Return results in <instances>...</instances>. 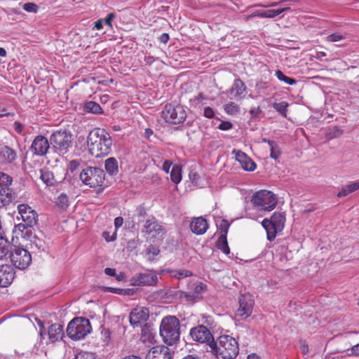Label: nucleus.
<instances>
[{
    "instance_id": "nucleus-41",
    "label": "nucleus",
    "mask_w": 359,
    "mask_h": 359,
    "mask_svg": "<svg viewBox=\"0 0 359 359\" xmlns=\"http://www.w3.org/2000/svg\"><path fill=\"white\" fill-rule=\"evenodd\" d=\"M191 276L192 272L187 269L175 271L172 274V276L177 278V279H182Z\"/></svg>"
},
{
    "instance_id": "nucleus-19",
    "label": "nucleus",
    "mask_w": 359,
    "mask_h": 359,
    "mask_svg": "<svg viewBox=\"0 0 359 359\" xmlns=\"http://www.w3.org/2000/svg\"><path fill=\"white\" fill-rule=\"evenodd\" d=\"M15 277V271L9 264H0V287H8Z\"/></svg>"
},
{
    "instance_id": "nucleus-42",
    "label": "nucleus",
    "mask_w": 359,
    "mask_h": 359,
    "mask_svg": "<svg viewBox=\"0 0 359 359\" xmlns=\"http://www.w3.org/2000/svg\"><path fill=\"white\" fill-rule=\"evenodd\" d=\"M57 204L62 208H66L69 205V198L67 195L62 194L57 199Z\"/></svg>"
},
{
    "instance_id": "nucleus-32",
    "label": "nucleus",
    "mask_w": 359,
    "mask_h": 359,
    "mask_svg": "<svg viewBox=\"0 0 359 359\" xmlns=\"http://www.w3.org/2000/svg\"><path fill=\"white\" fill-rule=\"evenodd\" d=\"M170 180L171 181L177 184L182 180V168L177 165H175L172 166V168L170 171Z\"/></svg>"
},
{
    "instance_id": "nucleus-8",
    "label": "nucleus",
    "mask_w": 359,
    "mask_h": 359,
    "mask_svg": "<svg viewBox=\"0 0 359 359\" xmlns=\"http://www.w3.org/2000/svg\"><path fill=\"white\" fill-rule=\"evenodd\" d=\"M13 178L8 174L0 172V208L6 207L15 202L16 194L11 184Z\"/></svg>"
},
{
    "instance_id": "nucleus-15",
    "label": "nucleus",
    "mask_w": 359,
    "mask_h": 359,
    "mask_svg": "<svg viewBox=\"0 0 359 359\" xmlns=\"http://www.w3.org/2000/svg\"><path fill=\"white\" fill-rule=\"evenodd\" d=\"M18 213L22 220L30 226H34L38 221V214L27 204H20L18 206Z\"/></svg>"
},
{
    "instance_id": "nucleus-47",
    "label": "nucleus",
    "mask_w": 359,
    "mask_h": 359,
    "mask_svg": "<svg viewBox=\"0 0 359 359\" xmlns=\"http://www.w3.org/2000/svg\"><path fill=\"white\" fill-rule=\"evenodd\" d=\"M332 136L330 137V138H333V137H339L340 135H341L343 134V130H341L340 128H339L338 126H334L332 129Z\"/></svg>"
},
{
    "instance_id": "nucleus-60",
    "label": "nucleus",
    "mask_w": 359,
    "mask_h": 359,
    "mask_svg": "<svg viewBox=\"0 0 359 359\" xmlns=\"http://www.w3.org/2000/svg\"><path fill=\"white\" fill-rule=\"evenodd\" d=\"M102 24H103V20L102 19H100L95 22L94 27L96 28L97 29L100 30V29H102V27H103Z\"/></svg>"
},
{
    "instance_id": "nucleus-10",
    "label": "nucleus",
    "mask_w": 359,
    "mask_h": 359,
    "mask_svg": "<svg viewBox=\"0 0 359 359\" xmlns=\"http://www.w3.org/2000/svg\"><path fill=\"white\" fill-rule=\"evenodd\" d=\"M72 140V135L67 130L55 131L50 136V142L59 154L67 152Z\"/></svg>"
},
{
    "instance_id": "nucleus-24",
    "label": "nucleus",
    "mask_w": 359,
    "mask_h": 359,
    "mask_svg": "<svg viewBox=\"0 0 359 359\" xmlns=\"http://www.w3.org/2000/svg\"><path fill=\"white\" fill-rule=\"evenodd\" d=\"M163 229L158 222L154 219H147L143 226L142 232L147 234L156 233L160 234L162 233Z\"/></svg>"
},
{
    "instance_id": "nucleus-37",
    "label": "nucleus",
    "mask_w": 359,
    "mask_h": 359,
    "mask_svg": "<svg viewBox=\"0 0 359 359\" xmlns=\"http://www.w3.org/2000/svg\"><path fill=\"white\" fill-rule=\"evenodd\" d=\"M288 104L286 102H276L273 107L278 111L283 117L287 116Z\"/></svg>"
},
{
    "instance_id": "nucleus-40",
    "label": "nucleus",
    "mask_w": 359,
    "mask_h": 359,
    "mask_svg": "<svg viewBox=\"0 0 359 359\" xmlns=\"http://www.w3.org/2000/svg\"><path fill=\"white\" fill-rule=\"evenodd\" d=\"M229 226L230 224L226 219H222L217 224V229L219 231L220 235H224V236H226Z\"/></svg>"
},
{
    "instance_id": "nucleus-7",
    "label": "nucleus",
    "mask_w": 359,
    "mask_h": 359,
    "mask_svg": "<svg viewBox=\"0 0 359 359\" xmlns=\"http://www.w3.org/2000/svg\"><path fill=\"white\" fill-rule=\"evenodd\" d=\"M285 222V216L279 212H273L270 219H263L262 225L266 231V238L269 241H273L277 233L283 231Z\"/></svg>"
},
{
    "instance_id": "nucleus-49",
    "label": "nucleus",
    "mask_w": 359,
    "mask_h": 359,
    "mask_svg": "<svg viewBox=\"0 0 359 359\" xmlns=\"http://www.w3.org/2000/svg\"><path fill=\"white\" fill-rule=\"evenodd\" d=\"M115 18V14L114 13H110L107 15V18L104 19V22L107 25H108L109 27H112L111 21Z\"/></svg>"
},
{
    "instance_id": "nucleus-62",
    "label": "nucleus",
    "mask_w": 359,
    "mask_h": 359,
    "mask_svg": "<svg viewBox=\"0 0 359 359\" xmlns=\"http://www.w3.org/2000/svg\"><path fill=\"white\" fill-rule=\"evenodd\" d=\"M137 210L139 212V216H144L146 215V211L143 206H139L137 208Z\"/></svg>"
},
{
    "instance_id": "nucleus-53",
    "label": "nucleus",
    "mask_w": 359,
    "mask_h": 359,
    "mask_svg": "<svg viewBox=\"0 0 359 359\" xmlns=\"http://www.w3.org/2000/svg\"><path fill=\"white\" fill-rule=\"evenodd\" d=\"M123 224V219L121 217H117L114 219V226L116 229H118L121 226H122Z\"/></svg>"
},
{
    "instance_id": "nucleus-31",
    "label": "nucleus",
    "mask_w": 359,
    "mask_h": 359,
    "mask_svg": "<svg viewBox=\"0 0 359 359\" xmlns=\"http://www.w3.org/2000/svg\"><path fill=\"white\" fill-rule=\"evenodd\" d=\"M104 168L106 171L110 174L114 175L118 172V163L115 158H109L105 161Z\"/></svg>"
},
{
    "instance_id": "nucleus-57",
    "label": "nucleus",
    "mask_w": 359,
    "mask_h": 359,
    "mask_svg": "<svg viewBox=\"0 0 359 359\" xmlns=\"http://www.w3.org/2000/svg\"><path fill=\"white\" fill-rule=\"evenodd\" d=\"M169 39V35L167 33L162 34L159 37L160 41L163 43H166L168 41Z\"/></svg>"
},
{
    "instance_id": "nucleus-52",
    "label": "nucleus",
    "mask_w": 359,
    "mask_h": 359,
    "mask_svg": "<svg viewBox=\"0 0 359 359\" xmlns=\"http://www.w3.org/2000/svg\"><path fill=\"white\" fill-rule=\"evenodd\" d=\"M79 165H80V164L77 161L73 160V161H71L69 163V169L72 172H73L74 170H76L79 167Z\"/></svg>"
},
{
    "instance_id": "nucleus-55",
    "label": "nucleus",
    "mask_w": 359,
    "mask_h": 359,
    "mask_svg": "<svg viewBox=\"0 0 359 359\" xmlns=\"http://www.w3.org/2000/svg\"><path fill=\"white\" fill-rule=\"evenodd\" d=\"M254 17H259L265 18V11H255L252 13L250 15L248 16V18H254Z\"/></svg>"
},
{
    "instance_id": "nucleus-23",
    "label": "nucleus",
    "mask_w": 359,
    "mask_h": 359,
    "mask_svg": "<svg viewBox=\"0 0 359 359\" xmlns=\"http://www.w3.org/2000/svg\"><path fill=\"white\" fill-rule=\"evenodd\" d=\"M0 158L3 163H11L17 158V153L11 147L4 145L0 147Z\"/></svg>"
},
{
    "instance_id": "nucleus-1",
    "label": "nucleus",
    "mask_w": 359,
    "mask_h": 359,
    "mask_svg": "<svg viewBox=\"0 0 359 359\" xmlns=\"http://www.w3.org/2000/svg\"><path fill=\"white\" fill-rule=\"evenodd\" d=\"M87 142L90 154L95 158L106 156L111 152V137L104 129L95 128L91 130Z\"/></svg>"
},
{
    "instance_id": "nucleus-38",
    "label": "nucleus",
    "mask_w": 359,
    "mask_h": 359,
    "mask_svg": "<svg viewBox=\"0 0 359 359\" xmlns=\"http://www.w3.org/2000/svg\"><path fill=\"white\" fill-rule=\"evenodd\" d=\"M289 9L290 7H285L278 9H271L265 11V18H273Z\"/></svg>"
},
{
    "instance_id": "nucleus-56",
    "label": "nucleus",
    "mask_w": 359,
    "mask_h": 359,
    "mask_svg": "<svg viewBox=\"0 0 359 359\" xmlns=\"http://www.w3.org/2000/svg\"><path fill=\"white\" fill-rule=\"evenodd\" d=\"M203 100H205V97L202 93H199L197 96H195L194 98L191 100V102L197 104H199L201 101Z\"/></svg>"
},
{
    "instance_id": "nucleus-25",
    "label": "nucleus",
    "mask_w": 359,
    "mask_h": 359,
    "mask_svg": "<svg viewBox=\"0 0 359 359\" xmlns=\"http://www.w3.org/2000/svg\"><path fill=\"white\" fill-rule=\"evenodd\" d=\"M48 339L54 343L62 338L63 327L61 325L55 323L51 325L48 330Z\"/></svg>"
},
{
    "instance_id": "nucleus-44",
    "label": "nucleus",
    "mask_w": 359,
    "mask_h": 359,
    "mask_svg": "<svg viewBox=\"0 0 359 359\" xmlns=\"http://www.w3.org/2000/svg\"><path fill=\"white\" fill-rule=\"evenodd\" d=\"M74 359H98L95 357V354L89 352H82L78 353Z\"/></svg>"
},
{
    "instance_id": "nucleus-45",
    "label": "nucleus",
    "mask_w": 359,
    "mask_h": 359,
    "mask_svg": "<svg viewBox=\"0 0 359 359\" xmlns=\"http://www.w3.org/2000/svg\"><path fill=\"white\" fill-rule=\"evenodd\" d=\"M344 39L345 36L339 33H334L327 36V41L330 42H337Z\"/></svg>"
},
{
    "instance_id": "nucleus-63",
    "label": "nucleus",
    "mask_w": 359,
    "mask_h": 359,
    "mask_svg": "<svg viewBox=\"0 0 359 359\" xmlns=\"http://www.w3.org/2000/svg\"><path fill=\"white\" fill-rule=\"evenodd\" d=\"M182 359H200L198 356L194 355H187L184 356Z\"/></svg>"
},
{
    "instance_id": "nucleus-26",
    "label": "nucleus",
    "mask_w": 359,
    "mask_h": 359,
    "mask_svg": "<svg viewBox=\"0 0 359 359\" xmlns=\"http://www.w3.org/2000/svg\"><path fill=\"white\" fill-rule=\"evenodd\" d=\"M40 178L46 186H53L57 182L53 173L48 169L41 170Z\"/></svg>"
},
{
    "instance_id": "nucleus-3",
    "label": "nucleus",
    "mask_w": 359,
    "mask_h": 359,
    "mask_svg": "<svg viewBox=\"0 0 359 359\" xmlns=\"http://www.w3.org/2000/svg\"><path fill=\"white\" fill-rule=\"evenodd\" d=\"M160 335L165 344L173 345L180 339V324L179 319L174 316H167L162 318L160 327Z\"/></svg>"
},
{
    "instance_id": "nucleus-59",
    "label": "nucleus",
    "mask_w": 359,
    "mask_h": 359,
    "mask_svg": "<svg viewBox=\"0 0 359 359\" xmlns=\"http://www.w3.org/2000/svg\"><path fill=\"white\" fill-rule=\"evenodd\" d=\"M351 350L353 355L359 356V344L353 346Z\"/></svg>"
},
{
    "instance_id": "nucleus-22",
    "label": "nucleus",
    "mask_w": 359,
    "mask_h": 359,
    "mask_svg": "<svg viewBox=\"0 0 359 359\" xmlns=\"http://www.w3.org/2000/svg\"><path fill=\"white\" fill-rule=\"evenodd\" d=\"M246 91V86L244 82L240 79H236L230 89V94L232 98L240 100L243 96Z\"/></svg>"
},
{
    "instance_id": "nucleus-11",
    "label": "nucleus",
    "mask_w": 359,
    "mask_h": 359,
    "mask_svg": "<svg viewBox=\"0 0 359 359\" xmlns=\"http://www.w3.org/2000/svg\"><path fill=\"white\" fill-rule=\"evenodd\" d=\"M10 257L13 264L19 269H25L32 262V256L29 252L20 247H15Z\"/></svg>"
},
{
    "instance_id": "nucleus-9",
    "label": "nucleus",
    "mask_w": 359,
    "mask_h": 359,
    "mask_svg": "<svg viewBox=\"0 0 359 359\" xmlns=\"http://www.w3.org/2000/svg\"><path fill=\"white\" fill-rule=\"evenodd\" d=\"M80 179L84 184L91 188H97L102 187L105 175L104 170L101 168L88 167L81 172Z\"/></svg>"
},
{
    "instance_id": "nucleus-18",
    "label": "nucleus",
    "mask_w": 359,
    "mask_h": 359,
    "mask_svg": "<svg viewBox=\"0 0 359 359\" xmlns=\"http://www.w3.org/2000/svg\"><path fill=\"white\" fill-rule=\"evenodd\" d=\"M232 154L235 155L236 160L244 170L252 172L256 169V163L243 151L234 149Z\"/></svg>"
},
{
    "instance_id": "nucleus-12",
    "label": "nucleus",
    "mask_w": 359,
    "mask_h": 359,
    "mask_svg": "<svg viewBox=\"0 0 359 359\" xmlns=\"http://www.w3.org/2000/svg\"><path fill=\"white\" fill-rule=\"evenodd\" d=\"M254 300L249 294L241 295L239 298V308L236 312V318L238 320H242L248 318L252 313Z\"/></svg>"
},
{
    "instance_id": "nucleus-64",
    "label": "nucleus",
    "mask_w": 359,
    "mask_h": 359,
    "mask_svg": "<svg viewBox=\"0 0 359 359\" xmlns=\"http://www.w3.org/2000/svg\"><path fill=\"white\" fill-rule=\"evenodd\" d=\"M247 359H261V358L257 355H256L255 353H252L248 356Z\"/></svg>"
},
{
    "instance_id": "nucleus-48",
    "label": "nucleus",
    "mask_w": 359,
    "mask_h": 359,
    "mask_svg": "<svg viewBox=\"0 0 359 359\" xmlns=\"http://www.w3.org/2000/svg\"><path fill=\"white\" fill-rule=\"evenodd\" d=\"M203 115L206 118H212L215 116V111L211 107H207L204 109Z\"/></svg>"
},
{
    "instance_id": "nucleus-16",
    "label": "nucleus",
    "mask_w": 359,
    "mask_h": 359,
    "mask_svg": "<svg viewBox=\"0 0 359 359\" xmlns=\"http://www.w3.org/2000/svg\"><path fill=\"white\" fill-rule=\"evenodd\" d=\"M149 316V310L144 307H137L130 314V323L133 327L141 326L145 323Z\"/></svg>"
},
{
    "instance_id": "nucleus-4",
    "label": "nucleus",
    "mask_w": 359,
    "mask_h": 359,
    "mask_svg": "<svg viewBox=\"0 0 359 359\" xmlns=\"http://www.w3.org/2000/svg\"><path fill=\"white\" fill-rule=\"evenodd\" d=\"M92 330L90 320L84 317L74 318L67 325V334L74 341L84 339Z\"/></svg>"
},
{
    "instance_id": "nucleus-2",
    "label": "nucleus",
    "mask_w": 359,
    "mask_h": 359,
    "mask_svg": "<svg viewBox=\"0 0 359 359\" xmlns=\"http://www.w3.org/2000/svg\"><path fill=\"white\" fill-rule=\"evenodd\" d=\"M209 346L214 355L223 359H233L239 351L237 341L229 335L219 336L216 341L209 344Z\"/></svg>"
},
{
    "instance_id": "nucleus-50",
    "label": "nucleus",
    "mask_w": 359,
    "mask_h": 359,
    "mask_svg": "<svg viewBox=\"0 0 359 359\" xmlns=\"http://www.w3.org/2000/svg\"><path fill=\"white\" fill-rule=\"evenodd\" d=\"M172 165V161H165L163 164L162 169H163V170L165 172L168 173L170 172V169Z\"/></svg>"
},
{
    "instance_id": "nucleus-5",
    "label": "nucleus",
    "mask_w": 359,
    "mask_h": 359,
    "mask_svg": "<svg viewBox=\"0 0 359 359\" xmlns=\"http://www.w3.org/2000/svg\"><path fill=\"white\" fill-rule=\"evenodd\" d=\"M161 116L166 123L177 125L183 123L187 114L183 105L177 102H170L163 107Z\"/></svg>"
},
{
    "instance_id": "nucleus-35",
    "label": "nucleus",
    "mask_w": 359,
    "mask_h": 359,
    "mask_svg": "<svg viewBox=\"0 0 359 359\" xmlns=\"http://www.w3.org/2000/svg\"><path fill=\"white\" fill-rule=\"evenodd\" d=\"M85 109L86 111L93 114H101L102 112L100 105L98 103L93 101H90L86 103Z\"/></svg>"
},
{
    "instance_id": "nucleus-30",
    "label": "nucleus",
    "mask_w": 359,
    "mask_h": 359,
    "mask_svg": "<svg viewBox=\"0 0 359 359\" xmlns=\"http://www.w3.org/2000/svg\"><path fill=\"white\" fill-rule=\"evenodd\" d=\"M216 248L222 251L225 255H229L230 253V248L228 245L226 236H224V235H219L216 242Z\"/></svg>"
},
{
    "instance_id": "nucleus-43",
    "label": "nucleus",
    "mask_w": 359,
    "mask_h": 359,
    "mask_svg": "<svg viewBox=\"0 0 359 359\" xmlns=\"http://www.w3.org/2000/svg\"><path fill=\"white\" fill-rule=\"evenodd\" d=\"M23 9L27 12L36 13L38 12L39 6L34 3L29 2L24 4Z\"/></svg>"
},
{
    "instance_id": "nucleus-46",
    "label": "nucleus",
    "mask_w": 359,
    "mask_h": 359,
    "mask_svg": "<svg viewBox=\"0 0 359 359\" xmlns=\"http://www.w3.org/2000/svg\"><path fill=\"white\" fill-rule=\"evenodd\" d=\"M233 127V124L230 122V121H222L219 126H218V128L222 130H230L231 128H232Z\"/></svg>"
},
{
    "instance_id": "nucleus-54",
    "label": "nucleus",
    "mask_w": 359,
    "mask_h": 359,
    "mask_svg": "<svg viewBox=\"0 0 359 359\" xmlns=\"http://www.w3.org/2000/svg\"><path fill=\"white\" fill-rule=\"evenodd\" d=\"M105 291L110 292L115 294H122L123 290L120 288H115L111 287H107L105 288Z\"/></svg>"
},
{
    "instance_id": "nucleus-21",
    "label": "nucleus",
    "mask_w": 359,
    "mask_h": 359,
    "mask_svg": "<svg viewBox=\"0 0 359 359\" xmlns=\"http://www.w3.org/2000/svg\"><path fill=\"white\" fill-rule=\"evenodd\" d=\"M190 229L194 234L203 235L207 231L208 224L207 220L202 217H194L190 223Z\"/></svg>"
},
{
    "instance_id": "nucleus-58",
    "label": "nucleus",
    "mask_w": 359,
    "mask_h": 359,
    "mask_svg": "<svg viewBox=\"0 0 359 359\" xmlns=\"http://www.w3.org/2000/svg\"><path fill=\"white\" fill-rule=\"evenodd\" d=\"M104 273L109 276H114L116 274V270L114 269L107 267L104 269Z\"/></svg>"
},
{
    "instance_id": "nucleus-61",
    "label": "nucleus",
    "mask_w": 359,
    "mask_h": 359,
    "mask_svg": "<svg viewBox=\"0 0 359 359\" xmlns=\"http://www.w3.org/2000/svg\"><path fill=\"white\" fill-rule=\"evenodd\" d=\"M189 177L191 180L192 182L197 184L198 180L199 179L198 175H197L196 173H191V174H189Z\"/></svg>"
},
{
    "instance_id": "nucleus-20",
    "label": "nucleus",
    "mask_w": 359,
    "mask_h": 359,
    "mask_svg": "<svg viewBox=\"0 0 359 359\" xmlns=\"http://www.w3.org/2000/svg\"><path fill=\"white\" fill-rule=\"evenodd\" d=\"M147 359H171L169 348L164 346H156L150 349Z\"/></svg>"
},
{
    "instance_id": "nucleus-51",
    "label": "nucleus",
    "mask_w": 359,
    "mask_h": 359,
    "mask_svg": "<svg viewBox=\"0 0 359 359\" xmlns=\"http://www.w3.org/2000/svg\"><path fill=\"white\" fill-rule=\"evenodd\" d=\"M102 236L107 242L114 241L116 238L115 234L110 236L109 232L108 231H104L102 233Z\"/></svg>"
},
{
    "instance_id": "nucleus-29",
    "label": "nucleus",
    "mask_w": 359,
    "mask_h": 359,
    "mask_svg": "<svg viewBox=\"0 0 359 359\" xmlns=\"http://www.w3.org/2000/svg\"><path fill=\"white\" fill-rule=\"evenodd\" d=\"M30 227L31 226L25 222L20 223L15 226L13 233L15 234V236L17 238L20 237L22 238H25L26 236L28 235L27 230L28 228Z\"/></svg>"
},
{
    "instance_id": "nucleus-36",
    "label": "nucleus",
    "mask_w": 359,
    "mask_h": 359,
    "mask_svg": "<svg viewBox=\"0 0 359 359\" xmlns=\"http://www.w3.org/2000/svg\"><path fill=\"white\" fill-rule=\"evenodd\" d=\"M275 74L278 80L285 82L289 85H294L297 83V81L291 77L285 76L282 71L278 69L276 71Z\"/></svg>"
},
{
    "instance_id": "nucleus-13",
    "label": "nucleus",
    "mask_w": 359,
    "mask_h": 359,
    "mask_svg": "<svg viewBox=\"0 0 359 359\" xmlns=\"http://www.w3.org/2000/svg\"><path fill=\"white\" fill-rule=\"evenodd\" d=\"M190 336L191 339L201 344H210L214 340L210 331L204 325H198L191 329Z\"/></svg>"
},
{
    "instance_id": "nucleus-6",
    "label": "nucleus",
    "mask_w": 359,
    "mask_h": 359,
    "mask_svg": "<svg viewBox=\"0 0 359 359\" xmlns=\"http://www.w3.org/2000/svg\"><path fill=\"white\" fill-rule=\"evenodd\" d=\"M250 201L257 210L264 212L273 210L277 205L275 194L267 190H260L255 192L252 196Z\"/></svg>"
},
{
    "instance_id": "nucleus-39",
    "label": "nucleus",
    "mask_w": 359,
    "mask_h": 359,
    "mask_svg": "<svg viewBox=\"0 0 359 359\" xmlns=\"http://www.w3.org/2000/svg\"><path fill=\"white\" fill-rule=\"evenodd\" d=\"M224 111L228 114L233 115L238 112L239 107L237 104L230 102L226 104L224 107Z\"/></svg>"
},
{
    "instance_id": "nucleus-33",
    "label": "nucleus",
    "mask_w": 359,
    "mask_h": 359,
    "mask_svg": "<svg viewBox=\"0 0 359 359\" xmlns=\"http://www.w3.org/2000/svg\"><path fill=\"white\" fill-rule=\"evenodd\" d=\"M153 339L154 336L151 333L149 326H148L147 324H144V326L142 327L141 340L144 343H146L147 341L151 343Z\"/></svg>"
},
{
    "instance_id": "nucleus-27",
    "label": "nucleus",
    "mask_w": 359,
    "mask_h": 359,
    "mask_svg": "<svg viewBox=\"0 0 359 359\" xmlns=\"http://www.w3.org/2000/svg\"><path fill=\"white\" fill-rule=\"evenodd\" d=\"M359 189V182H353L344 186L337 194L339 198H342Z\"/></svg>"
},
{
    "instance_id": "nucleus-17",
    "label": "nucleus",
    "mask_w": 359,
    "mask_h": 359,
    "mask_svg": "<svg viewBox=\"0 0 359 359\" xmlns=\"http://www.w3.org/2000/svg\"><path fill=\"white\" fill-rule=\"evenodd\" d=\"M50 143L48 139L43 135H37L31 145V150L36 156H44L48 152Z\"/></svg>"
},
{
    "instance_id": "nucleus-14",
    "label": "nucleus",
    "mask_w": 359,
    "mask_h": 359,
    "mask_svg": "<svg viewBox=\"0 0 359 359\" xmlns=\"http://www.w3.org/2000/svg\"><path fill=\"white\" fill-rule=\"evenodd\" d=\"M130 281L134 286H154L157 284L158 277L150 272L140 273L133 276Z\"/></svg>"
},
{
    "instance_id": "nucleus-34",
    "label": "nucleus",
    "mask_w": 359,
    "mask_h": 359,
    "mask_svg": "<svg viewBox=\"0 0 359 359\" xmlns=\"http://www.w3.org/2000/svg\"><path fill=\"white\" fill-rule=\"evenodd\" d=\"M9 243L2 236H0V261L6 257L9 251Z\"/></svg>"
},
{
    "instance_id": "nucleus-28",
    "label": "nucleus",
    "mask_w": 359,
    "mask_h": 359,
    "mask_svg": "<svg viewBox=\"0 0 359 359\" xmlns=\"http://www.w3.org/2000/svg\"><path fill=\"white\" fill-rule=\"evenodd\" d=\"M264 142H266L270 147V156L273 159H278L281 154L280 147L278 144L273 140L263 139Z\"/></svg>"
}]
</instances>
